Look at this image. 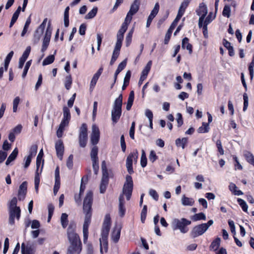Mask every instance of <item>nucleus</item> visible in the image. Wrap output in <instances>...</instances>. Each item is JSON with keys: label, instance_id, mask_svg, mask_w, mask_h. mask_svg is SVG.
Returning <instances> with one entry per match:
<instances>
[{"label": "nucleus", "instance_id": "14", "mask_svg": "<svg viewBox=\"0 0 254 254\" xmlns=\"http://www.w3.org/2000/svg\"><path fill=\"white\" fill-rule=\"evenodd\" d=\"M100 138V131L98 127L96 125L92 126V133L91 134V143L95 145L97 144Z\"/></svg>", "mask_w": 254, "mask_h": 254}, {"label": "nucleus", "instance_id": "55", "mask_svg": "<svg viewBox=\"0 0 254 254\" xmlns=\"http://www.w3.org/2000/svg\"><path fill=\"white\" fill-rule=\"evenodd\" d=\"M127 26L128 25L126 23H123L117 34L124 35L127 29Z\"/></svg>", "mask_w": 254, "mask_h": 254}, {"label": "nucleus", "instance_id": "33", "mask_svg": "<svg viewBox=\"0 0 254 254\" xmlns=\"http://www.w3.org/2000/svg\"><path fill=\"white\" fill-rule=\"evenodd\" d=\"M188 142V138L184 137L182 139L178 138L176 140V144L178 147H181L182 149H184L186 144Z\"/></svg>", "mask_w": 254, "mask_h": 254}, {"label": "nucleus", "instance_id": "56", "mask_svg": "<svg viewBox=\"0 0 254 254\" xmlns=\"http://www.w3.org/2000/svg\"><path fill=\"white\" fill-rule=\"evenodd\" d=\"M17 198L14 197L12 198V199L11 200L9 205V208H20L19 207L17 206Z\"/></svg>", "mask_w": 254, "mask_h": 254}, {"label": "nucleus", "instance_id": "53", "mask_svg": "<svg viewBox=\"0 0 254 254\" xmlns=\"http://www.w3.org/2000/svg\"><path fill=\"white\" fill-rule=\"evenodd\" d=\"M127 26L128 25L126 23H123L117 34L124 35L127 29Z\"/></svg>", "mask_w": 254, "mask_h": 254}, {"label": "nucleus", "instance_id": "24", "mask_svg": "<svg viewBox=\"0 0 254 254\" xmlns=\"http://www.w3.org/2000/svg\"><path fill=\"white\" fill-rule=\"evenodd\" d=\"M189 3H190L189 0H183V1L182 2V3L180 6V8H179V11L178 12V15H179L181 16H183V15L184 14V13L186 9L188 6Z\"/></svg>", "mask_w": 254, "mask_h": 254}, {"label": "nucleus", "instance_id": "51", "mask_svg": "<svg viewBox=\"0 0 254 254\" xmlns=\"http://www.w3.org/2000/svg\"><path fill=\"white\" fill-rule=\"evenodd\" d=\"M254 56L253 57L252 62L251 63L249 66V70L250 71V74L251 79H252L254 76Z\"/></svg>", "mask_w": 254, "mask_h": 254}, {"label": "nucleus", "instance_id": "54", "mask_svg": "<svg viewBox=\"0 0 254 254\" xmlns=\"http://www.w3.org/2000/svg\"><path fill=\"white\" fill-rule=\"evenodd\" d=\"M127 26L128 25L126 23H123L117 34L124 35L127 29Z\"/></svg>", "mask_w": 254, "mask_h": 254}, {"label": "nucleus", "instance_id": "19", "mask_svg": "<svg viewBox=\"0 0 254 254\" xmlns=\"http://www.w3.org/2000/svg\"><path fill=\"white\" fill-rule=\"evenodd\" d=\"M44 29L38 27L36 30L35 31L33 35V42L37 44L40 41L42 35L43 34Z\"/></svg>", "mask_w": 254, "mask_h": 254}, {"label": "nucleus", "instance_id": "26", "mask_svg": "<svg viewBox=\"0 0 254 254\" xmlns=\"http://www.w3.org/2000/svg\"><path fill=\"white\" fill-rule=\"evenodd\" d=\"M18 153V150L17 148H15L12 152L8 156L7 160L6 161L5 164L8 165L11 162L15 160Z\"/></svg>", "mask_w": 254, "mask_h": 254}, {"label": "nucleus", "instance_id": "46", "mask_svg": "<svg viewBox=\"0 0 254 254\" xmlns=\"http://www.w3.org/2000/svg\"><path fill=\"white\" fill-rule=\"evenodd\" d=\"M238 202H239V204L242 207L243 211L245 212H247L248 207L246 202L241 198H238Z\"/></svg>", "mask_w": 254, "mask_h": 254}, {"label": "nucleus", "instance_id": "58", "mask_svg": "<svg viewBox=\"0 0 254 254\" xmlns=\"http://www.w3.org/2000/svg\"><path fill=\"white\" fill-rule=\"evenodd\" d=\"M19 101H20V98L19 97H16L13 100V112H16Z\"/></svg>", "mask_w": 254, "mask_h": 254}, {"label": "nucleus", "instance_id": "28", "mask_svg": "<svg viewBox=\"0 0 254 254\" xmlns=\"http://www.w3.org/2000/svg\"><path fill=\"white\" fill-rule=\"evenodd\" d=\"M151 65L152 62L150 61L147 63L145 68L142 70L141 74V78H142V79H145L146 78L148 73L150 70Z\"/></svg>", "mask_w": 254, "mask_h": 254}, {"label": "nucleus", "instance_id": "47", "mask_svg": "<svg viewBox=\"0 0 254 254\" xmlns=\"http://www.w3.org/2000/svg\"><path fill=\"white\" fill-rule=\"evenodd\" d=\"M244 99V107L243 111L245 112L247 110L249 105V98L247 93H245L243 94Z\"/></svg>", "mask_w": 254, "mask_h": 254}, {"label": "nucleus", "instance_id": "61", "mask_svg": "<svg viewBox=\"0 0 254 254\" xmlns=\"http://www.w3.org/2000/svg\"><path fill=\"white\" fill-rule=\"evenodd\" d=\"M92 167L95 175H97L99 170L98 161H92Z\"/></svg>", "mask_w": 254, "mask_h": 254}, {"label": "nucleus", "instance_id": "16", "mask_svg": "<svg viewBox=\"0 0 254 254\" xmlns=\"http://www.w3.org/2000/svg\"><path fill=\"white\" fill-rule=\"evenodd\" d=\"M55 148L58 157L62 160L64 152V145L61 139H59L56 142Z\"/></svg>", "mask_w": 254, "mask_h": 254}, {"label": "nucleus", "instance_id": "7", "mask_svg": "<svg viewBox=\"0 0 254 254\" xmlns=\"http://www.w3.org/2000/svg\"><path fill=\"white\" fill-rule=\"evenodd\" d=\"M213 223L212 220H209L206 223H202L193 227L190 235L193 238L202 235Z\"/></svg>", "mask_w": 254, "mask_h": 254}, {"label": "nucleus", "instance_id": "12", "mask_svg": "<svg viewBox=\"0 0 254 254\" xmlns=\"http://www.w3.org/2000/svg\"><path fill=\"white\" fill-rule=\"evenodd\" d=\"M52 28L50 26V23H49V25L47 28L44 38L43 40L42 46L41 48V52L44 53L47 49L49 43L51 39V37L52 35Z\"/></svg>", "mask_w": 254, "mask_h": 254}, {"label": "nucleus", "instance_id": "21", "mask_svg": "<svg viewBox=\"0 0 254 254\" xmlns=\"http://www.w3.org/2000/svg\"><path fill=\"white\" fill-rule=\"evenodd\" d=\"M221 239L217 237L214 240L209 247L210 251H216L220 246Z\"/></svg>", "mask_w": 254, "mask_h": 254}, {"label": "nucleus", "instance_id": "42", "mask_svg": "<svg viewBox=\"0 0 254 254\" xmlns=\"http://www.w3.org/2000/svg\"><path fill=\"white\" fill-rule=\"evenodd\" d=\"M230 6L228 5H225L222 11L223 15L224 16L227 17V18H229L230 16Z\"/></svg>", "mask_w": 254, "mask_h": 254}, {"label": "nucleus", "instance_id": "17", "mask_svg": "<svg viewBox=\"0 0 254 254\" xmlns=\"http://www.w3.org/2000/svg\"><path fill=\"white\" fill-rule=\"evenodd\" d=\"M27 183L26 182H23L19 186L18 198L19 200H23L26 196L27 193Z\"/></svg>", "mask_w": 254, "mask_h": 254}, {"label": "nucleus", "instance_id": "35", "mask_svg": "<svg viewBox=\"0 0 254 254\" xmlns=\"http://www.w3.org/2000/svg\"><path fill=\"white\" fill-rule=\"evenodd\" d=\"M55 60V56L54 55H52L48 56L42 63V65L43 66L50 64L54 62Z\"/></svg>", "mask_w": 254, "mask_h": 254}, {"label": "nucleus", "instance_id": "5", "mask_svg": "<svg viewBox=\"0 0 254 254\" xmlns=\"http://www.w3.org/2000/svg\"><path fill=\"white\" fill-rule=\"evenodd\" d=\"M123 104V95L121 94L115 100L111 111V118L113 124H116L122 115V107Z\"/></svg>", "mask_w": 254, "mask_h": 254}, {"label": "nucleus", "instance_id": "49", "mask_svg": "<svg viewBox=\"0 0 254 254\" xmlns=\"http://www.w3.org/2000/svg\"><path fill=\"white\" fill-rule=\"evenodd\" d=\"M159 10V4L158 2L155 3L154 8L151 11L150 15L155 17V16L157 14Z\"/></svg>", "mask_w": 254, "mask_h": 254}, {"label": "nucleus", "instance_id": "11", "mask_svg": "<svg viewBox=\"0 0 254 254\" xmlns=\"http://www.w3.org/2000/svg\"><path fill=\"white\" fill-rule=\"evenodd\" d=\"M196 12L197 14L200 16L198 20V26L199 28H201L207 13V8L206 5L204 3H200L199 8L196 10Z\"/></svg>", "mask_w": 254, "mask_h": 254}, {"label": "nucleus", "instance_id": "13", "mask_svg": "<svg viewBox=\"0 0 254 254\" xmlns=\"http://www.w3.org/2000/svg\"><path fill=\"white\" fill-rule=\"evenodd\" d=\"M21 210L20 208H9V223L11 225L14 224V219L19 220L20 217Z\"/></svg>", "mask_w": 254, "mask_h": 254}, {"label": "nucleus", "instance_id": "34", "mask_svg": "<svg viewBox=\"0 0 254 254\" xmlns=\"http://www.w3.org/2000/svg\"><path fill=\"white\" fill-rule=\"evenodd\" d=\"M69 7L67 6L64 12V25L65 27H67L69 25Z\"/></svg>", "mask_w": 254, "mask_h": 254}, {"label": "nucleus", "instance_id": "45", "mask_svg": "<svg viewBox=\"0 0 254 254\" xmlns=\"http://www.w3.org/2000/svg\"><path fill=\"white\" fill-rule=\"evenodd\" d=\"M37 148L38 147L37 145H32L30 149L29 154L28 156H30L31 158L35 156L37 153Z\"/></svg>", "mask_w": 254, "mask_h": 254}, {"label": "nucleus", "instance_id": "37", "mask_svg": "<svg viewBox=\"0 0 254 254\" xmlns=\"http://www.w3.org/2000/svg\"><path fill=\"white\" fill-rule=\"evenodd\" d=\"M209 129L208 124L203 123L202 126L200 127L198 129L197 132L198 133H205L208 132Z\"/></svg>", "mask_w": 254, "mask_h": 254}, {"label": "nucleus", "instance_id": "63", "mask_svg": "<svg viewBox=\"0 0 254 254\" xmlns=\"http://www.w3.org/2000/svg\"><path fill=\"white\" fill-rule=\"evenodd\" d=\"M216 146L217 147L219 152L221 155L224 154V150L222 148L221 142L220 140H217L216 141Z\"/></svg>", "mask_w": 254, "mask_h": 254}, {"label": "nucleus", "instance_id": "59", "mask_svg": "<svg viewBox=\"0 0 254 254\" xmlns=\"http://www.w3.org/2000/svg\"><path fill=\"white\" fill-rule=\"evenodd\" d=\"M172 30H171V29H169L168 30V31L166 33V35H165V39H164V44H168V42L170 39V38H171V34L172 33Z\"/></svg>", "mask_w": 254, "mask_h": 254}, {"label": "nucleus", "instance_id": "40", "mask_svg": "<svg viewBox=\"0 0 254 254\" xmlns=\"http://www.w3.org/2000/svg\"><path fill=\"white\" fill-rule=\"evenodd\" d=\"M140 164L142 167H145L147 165V158L146 157L145 152L143 149L141 150Z\"/></svg>", "mask_w": 254, "mask_h": 254}, {"label": "nucleus", "instance_id": "31", "mask_svg": "<svg viewBox=\"0 0 254 254\" xmlns=\"http://www.w3.org/2000/svg\"><path fill=\"white\" fill-rule=\"evenodd\" d=\"M194 202L192 198L186 197L185 195H183L182 198V203L183 205L192 206Z\"/></svg>", "mask_w": 254, "mask_h": 254}, {"label": "nucleus", "instance_id": "6", "mask_svg": "<svg viewBox=\"0 0 254 254\" xmlns=\"http://www.w3.org/2000/svg\"><path fill=\"white\" fill-rule=\"evenodd\" d=\"M70 113L69 109L66 107L63 108V119L57 131V135L60 138L63 135V133L65 127L67 126L70 120Z\"/></svg>", "mask_w": 254, "mask_h": 254}, {"label": "nucleus", "instance_id": "48", "mask_svg": "<svg viewBox=\"0 0 254 254\" xmlns=\"http://www.w3.org/2000/svg\"><path fill=\"white\" fill-rule=\"evenodd\" d=\"M102 171V177H108V170L106 167V163L105 161H103L101 165Z\"/></svg>", "mask_w": 254, "mask_h": 254}, {"label": "nucleus", "instance_id": "18", "mask_svg": "<svg viewBox=\"0 0 254 254\" xmlns=\"http://www.w3.org/2000/svg\"><path fill=\"white\" fill-rule=\"evenodd\" d=\"M60 170L59 167H57L55 170V183L54 187V193L56 195L60 187Z\"/></svg>", "mask_w": 254, "mask_h": 254}, {"label": "nucleus", "instance_id": "9", "mask_svg": "<svg viewBox=\"0 0 254 254\" xmlns=\"http://www.w3.org/2000/svg\"><path fill=\"white\" fill-rule=\"evenodd\" d=\"M88 140L87 127L85 124H83L79 130V144L81 147H85Z\"/></svg>", "mask_w": 254, "mask_h": 254}, {"label": "nucleus", "instance_id": "38", "mask_svg": "<svg viewBox=\"0 0 254 254\" xmlns=\"http://www.w3.org/2000/svg\"><path fill=\"white\" fill-rule=\"evenodd\" d=\"M98 10L97 7H94L87 15H85V18L86 19L93 18L95 16Z\"/></svg>", "mask_w": 254, "mask_h": 254}, {"label": "nucleus", "instance_id": "36", "mask_svg": "<svg viewBox=\"0 0 254 254\" xmlns=\"http://www.w3.org/2000/svg\"><path fill=\"white\" fill-rule=\"evenodd\" d=\"M68 215L66 213H62L61 217V221L62 227L64 228L66 227L68 224V219H67Z\"/></svg>", "mask_w": 254, "mask_h": 254}, {"label": "nucleus", "instance_id": "15", "mask_svg": "<svg viewBox=\"0 0 254 254\" xmlns=\"http://www.w3.org/2000/svg\"><path fill=\"white\" fill-rule=\"evenodd\" d=\"M122 226L120 224H116L111 233V239L115 243H117L120 237Z\"/></svg>", "mask_w": 254, "mask_h": 254}, {"label": "nucleus", "instance_id": "30", "mask_svg": "<svg viewBox=\"0 0 254 254\" xmlns=\"http://www.w3.org/2000/svg\"><path fill=\"white\" fill-rule=\"evenodd\" d=\"M244 155L247 161L254 166V156L250 152L245 151Z\"/></svg>", "mask_w": 254, "mask_h": 254}, {"label": "nucleus", "instance_id": "41", "mask_svg": "<svg viewBox=\"0 0 254 254\" xmlns=\"http://www.w3.org/2000/svg\"><path fill=\"white\" fill-rule=\"evenodd\" d=\"M72 84V78L70 75H69L65 77V80L64 82V86L67 90H69L70 88L71 85Z\"/></svg>", "mask_w": 254, "mask_h": 254}, {"label": "nucleus", "instance_id": "4", "mask_svg": "<svg viewBox=\"0 0 254 254\" xmlns=\"http://www.w3.org/2000/svg\"><path fill=\"white\" fill-rule=\"evenodd\" d=\"M111 218L109 214L105 215L102 228L101 237L100 238V253L108 250V237L111 226Z\"/></svg>", "mask_w": 254, "mask_h": 254}, {"label": "nucleus", "instance_id": "43", "mask_svg": "<svg viewBox=\"0 0 254 254\" xmlns=\"http://www.w3.org/2000/svg\"><path fill=\"white\" fill-rule=\"evenodd\" d=\"M192 219L194 221H198L199 220H205L206 219V216L203 213L201 212L194 215L192 217Z\"/></svg>", "mask_w": 254, "mask_h": 254}, {"label": "nucleus", "instance_id": "29", "mask_svg": "<svg viewBox=\"0 0 254 254\" xmlns=\"http://www.w3.org/2000/svg\"><path fill=\"white\" fill-rule=\"evenodd\" d=\"M229 190L235 194L240 195L243 194V192L240 190H238V188L234 183H230L229 186Z\"/></svg>", "mask_w": 254, "mask_h": 254}, {"label": "nucleus", "instance_id": "50", "mask_svg": "<svg viewBox=\"0 0 254 254\" xmlns=\"http://www.w3.org/2000/svg\"><path fill=\"white\" fill-rule=\"evenodd\" d=\"M181 17H182L181 16L177 14L176 18L173 21V22H172V24L171 25V26L169 29H170L173 31L174 29V28H175V27L177 26L178 21L180 20V19H181Z\"/></svg>", "mask_w": 254, "mask_h": 254}, {"label": "nucleus", "instance_id": "25", "mask_svg": "<svg viewBox=\"0 0 254 254\" xmlns=\"http://www.w3.org/2000/svg\"><path fill=\"white\" fill-rule=\"evenodd\" d=\"M108 184V177H102L100 186V191L103 193L105 192L106 187Z\"/></svg>", "mask_w": 254, "mask_h": 254}, {"label": "nucleus", "instance_id": "2", "mask_svg": "<svg viewBox=\"0 0 254 254\" xmlns=\"http://www.w3.org/2000/svg\"><path fill=\"white\" fill-rule=\"evenodd\" d=\"M133 190V181L130 176L127 175L126 178V182L124 185L122 193L120 195L119 200V213L121 217L125 215L126 208L124 196H126L127 200H129L131 197Z\"/></svg>", "mask_w": 254, "mask_h": 254}, {"label": "nucleus", "instance_id": "3", "mask_svg": "<svg viewBox=\"0 0 254 254\" xmlns=\"http://www.w3.org/2000/svg\"><path fill=\"white\" fill-rule=\"evenodd\" d=\"M76 225L70 224L67 228V234L70 246L68 249L73 250L79 254L82 250L81 242L78 235L75 232Z\"/></svg>", "mask_w": 254, "mask_h": 254}, {"label": "nucleus", "instance_id": "22", "mask_svg": "<svg viewBox=\"0 0 254 254\" xmlns=\"http://www.w3.org/2000/svg\"><path fill=\"white\" fill-rule=\"evenodd\" d=\"M140 5V1L139 0H134L132 4L131 5L130 9L128 12L134 14L138 10Z\"/></svg>", "mask_w": 254, "mask_h": 254}, {"label": "nucleus", "instance_id": "44", "mask_svg": "<svg viewBox=\"0 0 254 254\" xmlns=\"http://www.w3.org/2000/svg\"><path fill=\"white\" fill-rule=\"evenodd\" d=\"M31 47L30 46H28L20 59L23 60L24 61H26L29 55Z\"/></svg>", "mask_w": 254, "mask_h": 254}, {"label": "nucleus", "instance_id": "39", "mask_svg": "<svg viewBox=\"0 0 254 254\" xmlns=\"http://www.w3.org/2000/svg\"><path fill=\"white\" fill-rule=\"evenodd\" d=\"M13 52L11 51L6 56L5 61H4V68L5 70H7L8 66L9 65V64L10 63V61L13 55Z\"/></svg>", "mask_w": 254, "mask_h": 254}, {"label": "nucleus", "instance_id": "57", "mask_svg": "<svg viewBox=\"0 0 254 254\" xmlns=\"http://www.w3.org/2000/svg\"><path fill=\"white\" fill-rule=\"evenodd\" d=\"M73 157L72 154L70 155L66 161V166L67 168L71 169L73 166Z\"/></svg>", "mask_w": 254, "mask_h": 254}, {"label": "nucleus", "instance_id": "8", "mask_svg": "<svg viewBox=\"0 0 254 254\" xmlns=\"http://www.w3.org/2000/svg\"><path fill=\"white\" fill-rule=\"evenodd\" d=\"M191 224V221L186 218L181 219H174L172 221V226L174 230L179 229L182 233H186L189 229L187 226Z\"/></svg>", "mask_w": 254, "mask_h": 254}, {"label": "nucleus", "instance_id": "62", "mask_svg": "<svg viewBox=\"0 0 254 254\" xmlns=\"http://www.w3.org/2000/svg\"><path fill=\"white\" fill-rule=\"evenodd\" d=\"M22 126L21 125H18L12 129L11 131L14 134H18L21 131Z\"/></svg>", "mask_w": 254, "mask_h": 254}, {"label": "nucleus", "instance_id": "20", "mask_svg": "<svg viewBox=\"0 0 254 254\" xmlns=\"http://www.w3.org/2000/svg\"><path fill=\"white\" fill-rule=\"evenodd\" d=\"M189 39L188 38H184L182 40V48L183 49L186 48L189 51V53L191 54L192 52V46L189 43Z\"/></svg>", "mask_w": 254, "mask_h": 254}, {"label": "nucleus", "instance_id": "60", "mask_svg": "<svg viewBox=\"0 0 254 254\" xmlns=\"http://www.w3.org/2000/svg\"><path fill=\"white\" fill-rule=\"evenodd\" d=\"M157 158L158 157L156 154L155 152L153 150H151L149 156V159L150 161L152 162H154L157 159Z\"/></svg>", "mask_w": 254, "mask_h": 254}, {"label": "nucleus", "instance_id": "52", "mask_svg": "<svg viewBox=\"0 0 254 254\" xmlns=\"http://www.w3.org/2000/svg\"><path fill=\"white\" fill-rule=\"evenodd\" d=\"M213 14L212 12H210L208 15L206 17L205 20L203 21V24L208 25L210 23L213 19L215 18V16H212Z\"/></svg>", "mask_w": 254, "mask_h": 254}, {"label": "nucleus", "instance_id": "23", "mask_svg": "<svg viewBox=\"0 0 254 254\" xmlns=\"http://www.w3.org/2000/svg\"><path fill=\"white\" fill-rule=\"evenodd\" d=\"M127 64V60H124L122 63H121L118 66V68L115 73L114 74V83H116L117 79V76L119 74V73L125 67Z\"/></svg>", "mask_w": 254, "mask_h": 254}, {"label": "nucleus", "instance_id": "1", "mask_svg": "<svg viewBox=\"0 0 254 254\" xmlns=\"http://www.w3.org/2000/svg\"><path fill=\"white\" fill-rule=\"evenodd\" d=\"M93 193L91 191H88L83 201V211L85 213L84 222L83 225V242H87L88 237V227L91 222V206L92 203Z\"/></svg>", "mask_w": 254, "mask_h": 254}, {"label": "nucleus", "instance_id": "10", "mask_svg": "<svg viewBox=\"0 0 254 254\" xmlns=\"http://www.w3.org/2000/svg\"><path fill=\"white\" fill-rule=\"evenodd\" d=\"M138 155V151L137 150H135L133 152L130 153L127 158L126 167L128 172L130 174H131L133 172L132 167L133 161L135 162H137Z\"/></svg>", "mask_w": 254, "mask_h": 254}, {"label": "nucleus", "instance_id": "32", "mask_svg": "<svg viewBox=\"0 0 254 254\" xmlns=\"http://www.w3.org/2000/svg\"><path fill=\"white\" fill-rule=\"evenodd\" d=\"M21 252L22 254H34L33 249L28 246L25 247L24 243L21 245Z\"/></svg>", "mask_w": 254, "mask_h": 254}, {"label": "nucleus", "instance_id": "64", "mask_svg": "<svg viewBox=\"0 0 254 254\" xmlns=\"http://www.w3.org/2000/svg\"><path fill=\"white\" fill-rule=\"evenodd\" d=\"M86 29V25L85 24H82L79 27V33L81 35H84Z\"/></svg>", "mask_w": 254, "mask_h": 254}, {"label": "nucleus", "instance_id": "27", "mask_svg": "<svg viewBox=\"0 0 254 254\" xmlns=\"http://www.w3.org/2000/svg\"><path fill=\"white\" fill-rule=\"evenodd\" d=\"M98 152V148L97 146L94 145L92 147L90 152V157L92 161H98V158L97 156Z\"/></svg>", "mask_w": 254, "mask_h": 254}]
</instances>
